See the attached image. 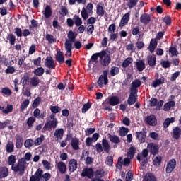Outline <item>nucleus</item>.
<instances>
[{
  "label": "nucleus",
  "mask_w": 181,
  "mask_h": 181,
  "mask_svg": "<svg viewBox=\"0 0 181 181\" xmlns=\"http://www.w3.org/2000/svg\"><path fill=\"white\" fill-rule=\"evenodd\" d=\"M68 39L65 41L64 47L66 50L65 56L66 57H71V51L73 50V43L76 42L77 37V33L73 30H69L67 33Z\"/></svg>",
  "instance_id": "nucleus-1"
},
{
  "label": "nucleus",
  "mask_w": 181,
  "mask_h": 181,
  "mask_svg": "<svg viewBox=\"0 0 181 181\" xmlns=\"http://www.w3.org/2000/svg\"><path fill=\"white\" fill-rule=\"evenodd\" d=\"M29 163H26V160L23 158L19 159L14 165L11 166V170L16 173H18L20 176H23L25 175V170L28 168Z\"/></svg>",
  "instance_id": "nucleus-2"
},
{
  "label": "nucleus",
  "mask_w": 181,
  "mask_h": 181,
  "mask_svg": "<svg viewBox=\"0 0 181 181\" xmlns=\"http://www.w3.org/2000/svg\"><path fill=\"white\" fill-rule=\"evenodd\" d=\"M57 124H59V122H57L56 115L51 114L45 126L43 127L42 131H52V129L57 128Z\"/></svg>",
  "instance_id": "nucleus-3"
},
{
  "label": "nucleus",
  "mask_w": 181,
  "mask_h": 181,
  "mask_svg": "<svg viewBox=\"0 0 181 181\" xmlns=\"http://www.w3.org/2000/svg\"><path fill=\"white\" fill-rule=\"evenodd\" d=\"M100 62L103 66H108L111 63V57L105 50L100 52Z\"/></svg>",
  "instance_id": "nucleus-4"
},
{
  "label": "nucleus",
  "mask_w": 181,
  "mask_h": 181,
  "mask_svg": "<svg viewBox=\"0 0 181 181\" xmlns=\"http://www.w3.org/2000/svg\"><path fill=\"white\" fill-rule=\"evenodd\" d=\"M144 121L147 125H150L151 127H156L158 124V119H156V116L154 115L147 116Z\"/></svg>",
  "instance_id": "nucleus-5"
},
{
  "label": "nucleus",
  "mask_w": 181,
  "mask_h": 181,
  "mask_svg": "<svg viewBox=\"0 0 181 181\" xmlns=\"http://www.w3.org/2000/svg\"><path fill=\"white\" fill-rule=\"evenodd\" d=\"M82 177H88V179H92L94 177V170L91 168H86L82 170L81 174Z\"/></svg>",
  "instance_id": "nucleus-6"
},
{
  "label": "nucleus",
  "mask_w": 181,
  "mask_h": 181,
  "mask_svg": "<svg viewBox=\"0 0 181 181\" xmlns=\"http://www.w3.org/2000/svg\"><path fill=\"white\" fill-rule=\"evenodd\" d=\"M175 168H176V160L172 159L170 160L168 163L165 168L166 173H172L173 170H175Z\"/></svg>",
  "instance_id": "nucleus-7"
},
{
  "label": "nucleus",
  "mask_w": 181,
  "mask_h": 181,
  "mask_svg": "<svg viewBox=\"0 0 181 181\" xmlns=\"http://www.w3.org/2000/svg\"><path fill=\"white\" fill-rule=\"evenodd\" d=\"M45 66L51 70L56 69V64H54V60H53V57H47L45 61Z\"/></svg>",
  "instance_id": "nucleus-8"
},
{
  "label": "nucleus",
  "mask_w": 181,
  "mask_h": 181,
  "mask_svg": "<svg viewBox=\"0 0 181 181\" xmlns=\"http://www.w3.org/2000/svg\"><path fill=\"white\" fill-rule=\"evenodd\" d=\"M108 84V77L107 76V74L104 73V75H100L99 76L98 81V85L99 86L100 88H103V86H107Z\"/></svg>",
  "instance_id": "nucleus-9"
},
{
  "label": "nucleus",
  "mask_w": 181,
  "mask_h": 181,
  "mask_svg": "<svg viewBox=\"0 0 181 181\" xmlns=\"http://www.w3.org/2000/svg\"><path fill=\"white\" fill-rule=\"evenodd\" d=\"M147 149L149 151L151 155H156L158 152H159V147L158 145L153 144V143H149L147 145Z\"/></svg>",
  "instance_id": "nucleus-10"
},
{
  "label": "nucleus",
  "mask_w": 181,
  "mask_h": 181,
  "mask_svg": "<svg viewBox=\"0 0 181 181\" xmlns=\"http://www.w3.org/2000/svg\"><path fill=\"white\" fill-rule=\"evenodd\" d=\"M107 138L109 141L112 143L114 144L115 145H118V144L121 143V139L119 137L115 134H107Z\"/></svg>",
  "instance_id": "nucleus-11"
},
{
  "label": "nucleus",
  "mask_w": 181,
  "mask_h": 181,
  "mask_svg": "<svg viewBox=\"0 0 181 181\" xmlns=\"http://www.w3.org/2000/svg\"><path fill=\"white\" fill-rule=\"evenodd\" d=\"M142 82H141L139 79L134 80L132 83V86L130 88V91L133 93H138V88L141 87Z\"/></svg>",
  "instance_id": "nucleus-12"
},
{
  "label": "nucleus",
  "mask_w": 181,
  "mask_h": 181,
  "mask_svg": "<svg viewBox=\"0 0 181 181\" xmlns=\"http://www.w3.org/2000/svg\"><path fill=\"white\" fill-rule=\"evenodd\" d=\"M136 94H138V93L132 92L130 90V94L127 99V104L129 105H134V104H135V103H136Z\"/></svg>",
  "instance_id": "nucleus-13"
},
{
  "label": "nucleus",
  "mask_w": 181,
  "mask_h": 181,
  "mask_svg": "<svg viewBox=\"0 0 181 181\" xmlns=\"http://www.w3.org/2000/svg\"><path fill=\"white\" fill-rule=\"evenodd\" d=\"M15 139H16V148H17V149H21V148L23 146V136H22V135L21 134H16L15 136Z\"/></svg>",
  "instance_id": "nucleus-14"
},
{
  "label": "nucleus",
  "mask_w": 181,
  "mask_h": 181,
  "mask_svg": "<svg viewBox=\"0 0 181 181\" xmlns=\"http://www.w3.org/2000/svg\"><path fill=\"white\" fill-rule=\"evenodd\" d=\"M42 13H43L45 18H46V19H49V18H50V16H52V15L53 13L52 7H50V6H49V5H47L42 11Z\"/></svg>",
  "instance_id": "nucleus-15"
},
{
  "label": "nucleus",
  "mask_w": 181,
  "mask_h": 181,
  "mask_svg": "<svg viewBox=\"0 0 181 181\" xmlns=\"http://www.w3.org/2000/svg\"><path fill=\"white\" fill-rule=\"evenodd\" d=\"M163 83H165V77L160 76L159 78L153 81L151 86L156 88V87L161 86V84H163Z\"/></svg>",
  "instance_id": "nucleus-16"
},
{
  "label": "nucleus",
  "mask_w": 181,
  "mask_h": 181,
  "mask_svg": "<svg viewBox=\"0 0 181 181\" xmlns=\"http://www.w3.org/2000/svg\"><path fill=\"white\" fill-rule=\"evenodd\" d=\"M136 69H137L138 71L140 73L144 71L146 69L145 62L144 60H139L135 62Z\"/></svg>",
  "instance_id": "nucleus-17"
},
{
  "label": "nucleus",
  "mask_w": 181,
  "mask_h": 181,
  "mask_svg": "<svg viewBox=\"0 0 181 181\" xmlns=\"http://www.w3.org/2000/svg\"><path fill=\"white\" fill-rule=\"evenodd\" d=\"M78 163L76 160L71 159L69 163V169L71 172H76L77 170Z\"/></svg>",
  "instance_id": "nucleus-18"
},
{
  "label": "nucleus",
  "mask_w": 181,
  "mask_h": 181,
  "mask_svg": "<svg viewBox=\"0 0 181 181\" xmlns=\"http://www.w3.org/2000/svg\"><path fill=\"white\" fill-rule=\"evenodd\" d=\"M129 12L127 13L126 14H124L123 16V17L122 18L121 21H120V23H119V27L120 28H124V26H125V25H127L129 21Z\"/></svg>",
  "instance_id": "nucleus-19"
},
{
  "label": "nucleus",
  "mask_w": 181,
  "mask_h": 181,
  "mask_svg": "<svg viewBox=\"0 0 181 181\" xmlns=\"http://www.w3.org/2000/svg\"><path fill=\"white\" fill-rule=\"evenodd\" d=\"M29 83L32 87H37L40 84V79L37 76H33L30 78Z\"/></svg>",
  "instance_id": "nucleus-20"
},
{
  "label": "nucleus",
  "mask_w": 181,
  "mask_h": 181,
  "mask_svg": "<svg viewBox=\"0 0 181 181\" xmlns=\"http://www.w3.org/2000/svg\"><path fill=\"white\" fill-rule=\"evenodd\" d=\"M140 22L144 25H148L151 22V16L148 13H144L140 17Z\"/></svg>",
  "instance_id": "nucleus-21"
},
{
  "label": "nucleus",
  "mask_w": 181,
  "mask_h": 181,
  "mask_svg": "<svg viewBox=\"0 0 181 181\" xmlns=\"http://www.w3.org/2000/svg\"><path fill=\"white\" fill-rule=\"evenodd\" d=\"M9 175V170L6 167H0V179H4Z\"/></svg>",
  "instance_id": "nucleus-22"
},
{
  "label": "nucleus",
  "mask_w": 181,
  "mask_h": 181,
  "mask_svg": "<svg viewBox=\"0 0 181 181\" xmlns=\"http://www.w3.org/2000/svg\"><path fill=\"white\" fill-rule=\"evenodd\" d=\"M181 136V128L179 127H175L173 129V137L174 139H179Z\"/></svg>",
  "instance_id": "nucleus-23"
},
{
  "label": "nucleus",
  "mask_w": 181,
  "mask_h": 181,
  "mask_svg": "<svg viewBox=\"0 0 181 181\" xmlns=\"http://www.w3.org/2000/svg\"><path fill=\"white\" fill-rule=\"evenodd\" d=\"M148 66L150 67H155L156 66V55H150L147 57Z\"/></svg>",
  "instance_id": "nucleus-24"
},
{
  "label": "nucleus",
  "mask_w": 181,
  "mask_h": 181,
  "mask_svg": "<svg viewBox=\"0 0 181 181\" xmlns=\"http://www.w3.org/2000/svg\"><path fill=\"white\" fill-rule=\"evenodd\" d=\"M102 147L103 148V150L106 152V153H108L110 152L111 146H110V143H108V140H107L106 139H103L102 140Z\"/></svg>",
  "instance_id": "nucleus-25"
},
{
  "label": "nucleus",
  "mask_w": 181,
  "mask_h": 181,
  "mask_svg": "<svg viewBox=\"0 0 181 181\" xmlns=\"http://www.w3.org/2000/svg\"><path fill=\"white\" fill-rule=\"evenodd\" d=\"M52 177V175L49 173H46L43 175V170H41V173L40 174V181H49Z\"/></svg>",
  "instance_id": "nucleus-26"
},
{
  "label": "nucleus",
  "mask_w": 181,
  "mask_h": 181,
  "mask_svg": "<svg viewBox=\"0 0 181 181\" xmlns=\"http://www.w3.org/2000/svg\"><path fill=\"white\" fill-rule=\"evenodd\" d=\"M158 47V41L155 39H152L150 42V45L148 46V50L151 53H153L155 52V49Z\"/></svg>",
  "instance_id": "nucleus-27"
},
{
  "label": "nucleus",
  "mask_w": 181,
  "mask_h": 181,
  "mask_svg": "<svg viewBox=\"0 0 181 181\" xmlns=\"http://www.w3.org/2000/svg\"><path fill=\"white\" fill-rule=\"evenodd\" d=\"M56 60L59 64H63V63H64V54L62 52L59 51L57 52Z\"/></svg>",
  "instance_id": "nucleus-28"
},
{
  "label": "nucleus",
  "mask_w": 181,
  "mask_h": 181,
  "mask_svg": "<svg viewBox=\"0 0 181 181\" xmlns=\"http://www.w3.org/2000/svg\"><path fill=\"white\" fill-rule=\"evenodd\" d=\"M80 144V140L77 138L72 139L71 141V145L75 151H78L80 149V147L78 145Z\"/></svg>",
  "instance_id": "nucleus-29"
},
{
  "label": "nucleus",
  "mask_w": 181,
  "mask_h": 181,
  "mask_svg": "<svg viewBox=\"0 0 181 181\" xmlns=\"http://www.w3.org/2000/svg\"><path fill=\"white\" fill-rule=\"evenodd\" d=\"M40 173H42V170L38 169L36 173L30 177V181H40Z\"/></svg>",
  "instance_id": "nucleus-30"
},
{
  "label": "nucleus",
  "mask_w": 181,
  "mask_h": 181,
  "mask_svg": "<svg viewBox=\"0 0 181 181\" xmlns=\"http://www.w3.org/2000/svg\"><path fill=\"white\" fill-rule=\"evenodd\" d=\"M175 105H176V102H175L174 100H170L164 105L163 110L165 111H169L170 108L175 107Z\"/></svg>",
  "instance_id": "nucleus-31"
},
{
  "label": "nucleus",
  "mask_w": 181,
  "mask_h": 181,
  "mask_svg": "<svg viewBox=\"0 0 181 181\" xmlns=\"http://www.w3.org/2000/svg\"><path fill=\"white\" fill-rule=\"evenodd\" d=\"M98 57H101V52L93 54L91 56V60L90 61V64H96V63H98Z\"/></svg>",
  "instance_id": "nucleus-32"
},
{
  "label": "nucleus",
  "mask_w": 181,
  "mask_h": 181,
  "mask_svg": "<svg viewBox=\"0 0 181 181\" xmlns=\"http://www.w3.org/2000/svg\"><path fill=\"white\" fill-rule=\"evenodd\" d=\"M109 104L113 107L119 104V98L118 96H112L109 99Z\"/></svg>",
  "instance_id": "nucleus-33"
},
{
  "label": "nucleus",
  "mask_w": 181,
  "mask_h": 181,
  "mask_svg": "<svg viewBox=\"0 0 181 181\" xmlns=\"http://www.w3.org/2000/svg\"><path fill=\"white\" fill-rule=\"evenodd\" d=\"M136 136L141 144H144V142H145V139L146 138L145 133L142 132H136Z\"/></svg>",
  "instance_id": "nucleus-34"
},
{
  "label": "nucleus",
  "mask_w": 181,
  "mask_h": 181,
  "mask_svg": "<svg viewBox=\"0 0 181 181\" xmlns=\"http://www.w3.org/2000/svg\"><path fill=\"white\" fill-rule=\"evenodd\" d=\"M64 134V130L63 129H57L54 133V136L57 139H63V134Z\"/></svg>",
  "instance_id": "nucleus-35"
},
{
  "label": "nucleus",
  "mask_w": 181,
  "mask_h": 181,
  "mask_svg": "<svg viewBox=\"0 0 181 181\" xmlns=\"http://www.w3.org/2000/svg\"><path fill=\"white\" fill-rule=\"evenodd\" d=\"M45 40L48 42L49 45H53L56 43V37L51 34L47 33L45 35Z\"/></svg>",
  "instance_id": "nucleus-36"
},
{
  "label": "nucleus",
  "mask_w": 181,
  "mask_h": 181,
  "mask_svg": "<svg viewBox=\"0 0 181 181\" xmlns=\"http://www.w3.org/2000/svg\"><path fill=\"white\" fill-rule=\"evenodd\" d=\"M135 152H136V148L131 146L129 151L127 153V156L129 159H133L135 156Z\"/></svg>",
  "instance_id": "nucleus-37"
},
{
  "label": "nucleus",
  "mask_w": 181,
  "mask_h": 181,
  "mask_svg": "<svg viewBox=\"0 0 181 181\" xmlns=\"http://www.w3.org/2000/svg\"><path fill=\"white\" fill-rule=\"evenodd\" d=\"M176 122V118L175 117L166 118L164 120L163 127L164 128H168V127H169L170 124H173V122Z\"/></svg>",
  "instance_id": "nucleus-38"
},
{
  "label": "nucleus",
  "mask_w": 181,
  "mask_h": 181,
  "mask_svg": "<svg viewBox=\"0 0 181 181\" xmlns=\"http://www.w3.org/2000/svg\"><path fill=\"white\" fill-rule=\"evenodd\" d=\"M105 172L104 171V169L103 168H98L93 173V175H95V177H98L102 179V177H104Z\"/></svg>",
  "instance_id": "nucleus-39"
},
{
  "label": "nucleus",
  "mask_w": 181,
  "mask_h": 181,
  "mask_svg": "<svg viewBox=\"0 0 181 181\" xmlns=\"http://www.w3.org/2000/svg\"><path fill=\"white\" fill-rule=\"evenodd\" d=\"M132 33L133 36H136V35H139L138 39H141L144 37V33H142L141 31H139V27H135L132 29Z\"/></svg>",
  "instance_id": "nucleus-40"
},
{
  "label": "nucleus",
  "mask_w": 181,
  "mask_h": 181,
  "mask_svg": "<svg viewBox=\"0 0 181 181\" xmlns=\"http://www.w3.org/2000/svg\"><path fill=\"white\" fill-rule=\"evenodd\" d=\"M57 168L60 172V173H66V164L63 162H59L57 163Z\"/></svg>",
  "instance_id": "nucleus-41"
},
{
  "label": "nucleus",
  "mask_w": 181,
  "mask_h": 181,
  "mask_svg": "<svg viewBox=\"0 0 181 181\" xmlns=\"http://www.w3.org/2000/svg\"><path fill=\"white\" fill-rule=\"evenodd\" d=\"M15 148V145L13 144V141H8L7 145H6V152H8V153H12V152H13V149Z\"/></svg>",
  "instance_id": "nucleus-42"
},
{
  "label": "nucleus",
  "mask_w": 181,
  "mask_h": 181,
  "mask_svg": "<svg viewBox=\"0 0 181 181\" xmlns=\"http://www.w3.org/2000/svg\"><path fill=\"white\" fill-rule=\"evenodd\" d=\"M35 145V141L32 139H27L24 142V146L25 148H27L30 149V148H32Z\"/></svg>",
  "instance_id": "nucleus-43"
},
{
  "label": "nucleus",
  "mask_w": 181,
  "mask_h": 181,
  "mask_svg": "<svg viewBox=\"0 0 181 181\" xmlns=\"http://www.w3.org/2000/svg\"><path fill=\"white\" fill-rule=\"evenodd\" d=\"M0 93H1L3 95H6L7 97L12 95V90L8 87L2 88Z\"/></svg>",
  "instance_id": "nucleus-44"
},
{
  "label": "nucleus",
  "mask_w": 181,
  "mask_h": 181,
  "mask_svg": "<svg viewBox=\"0 0 181 181\" xmlns=\"http://www.w3.org/2000/svg\"><path fill=\"white\" fill-rule=\"evenodd\" d=\"M134 62V59H132V57H128L127 58L122 64V66L124 69H127V67H128V66H129V64H132V63Z\"/></svg>",
  "instance_id": "nucleus-45"
},
{
  "label": "nucleus",
  "mask_w": 181,
  "mask_h": 181,
  "mask_svg": "<svg viewBox=\"0 0 181 181\" xmlns=\"http://www.w3.org/2000/svg\"><path fill=\"white\" fill-rule=\"evenodd\" d=\"M43 141H45V135H40V137L35 139L34 141L35 146H39V145H42V144H43Z\"/></svg>",
  "instance_id": "nucleus-46"
},
{
  "label": "nucleus",
  "mask_w": 181,
  "mask_h": 181,
  "mask_svg": "<svg viewBox=\"0 0 181 181\" xmlns=\"http://www.w3.org/2000/svg\"><path fill=\"white\" fill-rule=\"evenodd\" d=\"M16 163V157L14 155H11L8 158V165L9 166H15Z\"/></svg>",
  "instance_id": "nucleus-47"
},
{
  "label": "nucleus",
  "mask_w": 181,
  "mask_h": 181,
  "mask_svg": "<svg viewBox=\"0 0 181 181\" xmlns=\"http://www.w3.org/2000/svg\"><path fill=\"white\" fill-rule=\"evenodd\" d=\"M148 152L147 149H144L141 154L137 155V160L141 162L142 160V158H146L148 155Z\"/></svg>",
  "instance_id": "nucleus-48"
},
{
  "label": "nucleus",
  "mask_w": 181,
  "mask_h": 181,
  "mask_svg": "<svg viewBox=\"0 0 181 181\" xmlns=\"http://www.w3.org/2000/svg\"><path fill=\"white\" fill-rule=\"evenodd\" d=\"M30 103V101H29V100L28 99L25 100L21 105L20 111L21 112H23V111H25V110L28 108V106L29 105Z\"/></svg>",
  "instance_id": "nucleus-49"
},
{
  "label": "nucleus",
  "mask_w": 181,
  "mask_h": 181,
  "mask_svg": "<svg viewBox=\"0 0 181 181\" xmlns=\"http://www.w3.org/2000/svg\"><path fill=\"white\" fill-rule=\"evenodd\" d=\"M81 15L83 21H87V19H88V16H90V13H88V11H87V9L85 7H83L81 12Z\"/></svg>",
  "instance_id": "nucleus-50"
},
{
  "label": "nucleus",
  "mask_w": 181,
  "mask_h": 181,
  "mask_svg": "<svg viewBox=\"0 0 181 181\" xmlns=\"http://www.w3.org/2000/svg\"><path fill=\"white\" fill-rule=\"evenodd\" d=\"M33 74L39 77L42 76L45 74V69L43 67H39L33 71Z\"/></svg>",
  "instance_id": "nucleus-51"
},
{
  "label": "nucleus",
  "mask_w": 181,
  "mask_h": 181,
  "mask_svg": "<svg viewBox=\"0 0 181 181\" xmlns=\"http://www.w3.org/2000/svg\"><path fill=\"white\" fill-rule=\"evenodd\" d=\"M7 39L11 46L15 45V42H16V37L13 34H8L7 35Z\"/></svg>",
  "instance_id": "nucleus-52"
},
{
  "label": "nucleus",
  "mask_w": 181,
  "mask_h": 181,
  "mask_svg": "<svg viewBox=\"0 0 181 181\" xmlns=\"http://www.w3.org/2000/svg\"><path fill=\"white\" fill-rule=\"evenodd\" d=\"M74 21L76 26H81L83 25V20L77 15H74Z\"/></svg>",
  "instance_id": "nucleus-53"
},
{
  "label": "nucleus",
  "mask_w": 181,
  "mask_h": 181,
  "mask_svg": "<svg viewBox=\"0 0 181 181\" xmlns=\"http://www.w3.org/2000/svg\"><path fill=\"white\" fill-rule=\"evenodd\" d=\"M96 13L99 16H104V13H105V11H104V8L100 5H97Z\"/></svg>",
  "instance_id": "nucleus-54"
},
{
  "label": "nucleus",
  "mask_w": 181,
  "mask_h": 181,
  "mask_svg": "<svg viewBox=\"0 0 181 181\" xmlns=\"http://www.w3.org/2000/svg\"><path fill=\"white\" fill-rule=\"evenodd\" d=\"M139 1V0H127L128 8H129V9H132V8L136 6Z\"/></svg>",
  "instance_id": "nucleus-55"
},
{
  "label": "nucleus",
  "mask_w": 181,
  "mask_h": 181,
  "mask_svg": "<svg viewBox=\"0 0 181 181\" xmlns=\"http://www.w3.org/2000/svg\"><path fill=\"white\" fill-rule=\"evenodd\" d=\"M143 181H156V177L151 173L146 174Z\"/></svg>",
  "instance_id": "nucleus-56"
},
{
  "label": "nucleus",
  "mask_w": 181,
  "mask_h": 181,
  "mask_svg": "<svg viewBox=\"0 0 181 181\" xmlns=\"http://www.w3.org/2000/svg\"><path fill=\"white\" fill-rule=\"evenodd\" d=\"M36 121V118L33 116L29 117L27 119V125L28 127L32 128L33 127V124H35V122Z\"/></svg>",
  "instance_id": "nucleus-57"
},
{
  "label": "nucleus",
  "mask_w": 181,
  "mask_h": 181,
  "mask_svg": "<svg viewBox=\"0 0 181 181\" xmlns=\"http://www.w3.org/2000/svg\"><path fill=\"white\" fill-rule=\"evenodd\" d=\"M162 163V157L161 156H157L153 160V165L154 166H159Z\"/></svg>",
  "instance_id": "nucleus-58"
},
{
  "label": "nucleus",
  "mask_w": 181,
  "mask_h": 181,
  "mask_svg": "<svg viewBox=\"0 0 181 181\" xmlns=\"http://www.w3.org/2000/svg\"><path fill=\"white\" fill-rule=\"evenodd\" d=\"M42 101V98L40 97L36 98L32 105L33 108H37V107H39V105L40 104V102Z\"/></svg>",
  "instance_id": "nucleus-59"
},
{
  "label": "nucleus",
  "mask_w": 181,
  "mask_h": 181,
  "mask_svg": "<svg viewBox=\"0 0 181 181\" xmlns=\"http://www.w3.org/2000/svg\"><path fill=\"white\" fill-rule=\"evenodd\" d=\"M118 73H119V69L117 66H112V68L110 69L111 76H117V74H118Z\"/></svg>",
  "instance_id": "nucleus-60"
},
{
  "label": "nucleus",
  "mask_w": 181,
  "mask_h": 181,
  "mask_svg": "<svg viewBox=\"0 0 181 181\" xmlns=\"http://www.w3.org/2000/svg\"><path fill=\"white\" fill-rule=\"evenodd\" d=\"M169 54L172 57H173V56H177V54H178L177 49H176L175 47H171L169 49Z\"/></svg>",
  "instance_id": "nucleus-61"
},
{
  "label": "nucleus",
  "mask_w": 181,
  "mask_h": 181,
  "mask_svg": "<svg viewBox=\"0 0 181 181\" xmlns=\"http://www.w3.org/2000/svg\"><path fill=\"white\" fill-rule=\"evenodd\" d=\"M59 13L62 15V16H66V15L69 13V10L67 8H66V6H61V11H59Z\"/></svg>",
  "instance_id": "nucleus-62"
},
{
  "label": "nucleus",
  "mask_w": 181,
  "mask_h": 181,
  "mask_svg": "<svg viewBox=\"0 0 181 181\" xmlns=\"http://www.w3.org/2000/svg\"><path fill=\"white\" fill-rule=\"evenodd\" d=\"M129 131L128 128L121 127L119 130L120 136H125V135L128 134Z\"/></svg>",
  "instance_id": "nucleus-63"
},
{
  "label": "nucleus",
  "mask_w": 181,
  "mask_h": 181,
  "mask_svg": "<svg viewBox=\"0 0 181 181\" xmlns=\"http://www.w3.org/2000/svg\"><path fill=\"white\" fill-rule=\"evenodd\" d=\"M28 81H29V76L24 75L21 80V83L23 84V87H25V86L28 84Z\"/></svg>",
  "instance_id": "nucleus-64"
}]
</instances>
